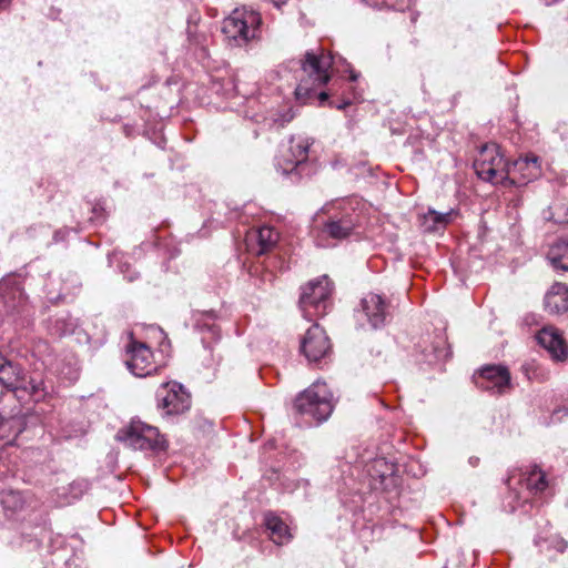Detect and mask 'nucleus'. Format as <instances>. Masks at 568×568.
<instances>
[{
	"label": "nucleus",
	"mask_w": 568,
	"mask_h": 568,
	"mask_svg": "<svg viewBox=\"0 0 568 568\" xmlns=\"http://www.w3.org/2000/svg\"><path fill=\"white\" fill-rule=\"evenodd\" d=\"M332 64L333 58L321 48L305 53L301 67L303 75L295 89L298 101L305 103L318 88L328 82Z\"/></svg>",
	"instance_id": "f257e3e1"
},
{
	"label": "nucleus",
	"mask_w": 568,
	"mask_h": 568,
	"mask_svg": "<svg viewBox=\"0 0 568 568\" xmlns=\"http://www.w3.org/2000/svg\"><path fill=\"white\" fill-rule=\"evenodd\" d=\"M262 17L255 10L235 9L223 20L222 32L236 45H245L260 38Z\"/></svg>",
	"instance_id": "f03ea898"
},
{
	"label": "nucleus",
	"mask_w": 568,
	"mask_h": 568,
	"mask_svg": "<svg viewBox=\"0 0 568 568\" xmlns=\"http://www.w3.org/2000/svg\"><path fill=\"white\" fill-rule=\"evenodd\" d=\"M294 408L301 415L324 422L333 412V395L325 383L315 382L295 398Z\"/></svg>",
	"instance_id": "7ed1b4c3"
},
{
	"label": "nucleus",
	"mask_w": 568,
	"mask_h": 568,
	"mask_svg": "<svg viewBox=\"0 0 568 568\" xmlns=\"http://www.w3.org/2000/svg\"><path fill=\"white\" fill-rule=\"evenodd\" d=\"M116 437L133 449L163 450L166 448V440L159 429L141 420H132L128 427L118 433Z\"/></svg>",
	"instance_id": "20e7f679"
},
{
	"label": "nucleus",
	"mask_w": 568,
	"mask_h": 568,
	"mask_svg": "<svg viewBox=\"0 0 568 568\" xmlns=\"http://www.w3.org/2000/svg\"><path fill=\"white\" fill-rule=\"evenodd\" d=\"M300 296V307L307 320L326 313L327 300L332 293V283L326 275L308 282L303 286Z\"/></svg>",
	"instance_id": "39448f33"
},
{
	"label": "nucleus",
	"mask_w": 568,
	"mask_h": 568,
	"mask_svg": "<svg viewBox=\"0 0 568 568\" xmlns=\"http://www.w3.org/2000/svg\"><path fill=\"white\" fill-rule=\"evenodd\" d=\"M508 163L496 144H485L480 148L474 161V170L478 178L494 184L505 185L504 175Z\"/></svg>",
	"instance_id": "423d86ee"
},
{
	"label": "nucleus",
	"mask_w": 568,
	"mask_h": 568,
	"mask_svg": "<svg viewBox=\"0 0 568 568\" xmlns=\"http://www.w3.org/2000/svg\"><path fill=\"white\" fill-rule=\"evenodd\" d=\"M158 408L165 415H180L191 407V395L178 382L163 383L156 390Z\"/></svg>",
	"instance_id": "0eeeda50"
},
{
	"label": "nucleus",
	"mask_w": 568,
	"mask_h": 568,
	"mask_svg": "<svg viewBox=\"0 0 568 568\" xmlns=\"http://www.w3.org/2000/svg\"><path fill=\"white\" fill-rule=\"evenodd\" d=\"M313 141L305 136H293L290 140L287 153L277 161V166L283 174H296L302 176L308 158V151Z\"/></svg>",
	"instance_id": "6e6552de"
},
{
	"label": "nucleus",
	"mask_w": 568,
	"mask_h": 568,
	"mask_svg": "<svg viewBox=\"0 0 568 568\" xmlns=\"http://www.w3.org/2000/svg\"><path fill=\"white\" fill-rule=\"evenodd\" d=\"M125 365L136 377H145L156 372L158 367L151 348L142 342L131 339L126 345Z\"/></svg>",
	"instance_id": "1a4fd4ad"
},
{
	"label": "nucleus",
	"mask_w": 568,
	"mask_h": 568,
	"mask_svg": "<svg viewBox=\"0 0 568 568\" xmlns=\"http://www.w3.org/2000/svg\"><path fill=\"white\" fill-rule=\"evenodd\" d=\"M477 387L494 395H501L510 390V374L505 366L487 365L475 377Z\"/></svg>",
	"instance_id": "9d476101"
},
{
	"label": "nucleus",
	"mask_w": 568,
	"mask_h": 568,
	"mask_svg": "<svg viewBox=\"0 0 568 568\" xmlns=\"http://www.w3.org/2000/svg\"><path fill=\"white\" fill-rule=\"evenodd\" d=\"M215 314L210 312H196L194 314V327L209 336H203V364L206 367H213L219 364L220 359H215L213 355V348L211 346L212 341H217L220 338V332L216 327L215 323Z\"/></svg>",
	"instance_id": "9b49d317"
},
{
	"label": "nucleus",
	"mask_w": 568,
	"mask_h": 568,
	"mask_svg": "<svg viewBox=\"0 0 568 568\" xmlns=\"http://www.w3.org/2000/svg\"><path fill=\"white\" fill-rule=\"evenodd\" d=\"M541 169L537 156L518 159L508 163L504 175L505 185L523 186L540 175Z\"/></svg>",
	"instance_id": "f8f14e48"
},
{
	"label": "nucleus",
	"mask_w": 568,
	"mask_h": 568,
	"mask_svg": "<svg viewBox=\"0 0 568 568\" xmlns=\"http://www.w3.org/2000/svg\"><path fill=\"white\" fill-rule=\"evenodd\" d=\"M331 349L325 331L317 324L312 325L301 343V351L310 362H317Z\"/></svg>",
	"instance_id": "ddd939ff"
},
{
	"label": "nucleus",
	"mask_w": 568,
	"mask_h": 568,
	"mask_svg": "<svg viewBox=\"0 0 568 568\" xmlns=\"http://www.w3.org/2000/svg\"><path fill=\"white\" fill-rule=\"evenodd\" d=\"M536 339L548 352L552 361L565 362L568 359V344L555 326L548 325L539 329Z\"/></svg>",
	"instance_id": "4468645a"
},
{
	"label": "nucleus",
	"mask_w": 568,
	"mask_h": 568,
	"mask_svg": "<svg viewBox=\"0 0 568 568\" xmlns=\"http://www.w3.org/2000/svg\"><path fill=\"white\" fill-rule=\"evenodd\" d=\"M362 313L373 328L382 327L389 315L385 300L375 293H368L361 302Z\"/></svg>",
	"instance_id": "2eb2a0df"
},
{
	"label": "nucleus",
	"mask_w": 568,
	"mask_h": 568,
	"mask_svg": "<svg viewBox=\"0 0 568 568\" xmlns=\"http://www.w3.org/2000/svg\"><path fill=\"white\" fill-rule=\"evenodd\" d=\"M355 224L356 221L353 214L334 215L324 223L321 235L323 237L341 241L351 235L355 229Z\"/></svg>",
	"instance_id": "dca6fc26"
},
{
	"label": "nucleus",
	"mask_w": 568,
	"mask_h": 568,
	"mask_svg": "<svg viewBox=\"0 0 568 568\" xmlns=\"http://www.w3.org/2000/svg\"><path fill=\"white\" fill-rule=\"evenodd\" d=\"M544 305L545 310L551 315L568 312V286L564 283L552 284L545 295Z\"/></svg>",
	"instance_id": "f3484780"
},
{
	"label": "nucleus",
	"mask_w": 568,
	"mask_h": 568,
	"mask_svg": "<svg viewBox=\"0 0 568 568\" xmlns=\"http://www.w3.org/2000/svg\"><path fill=\"white\" fill-rule=\"evenodd\" d=\"M22 377V368L0 355V385L8 389H18Z\"/></svg>",
	"instance_id": "a211bd4d"
},
{
	"label": "nucleus",
	"mask_w": 568,
	"mask_h": 568,
	"mask_svg": "<svg viewBox=\"0 0 568 568\" xmlns=\"http://www.w3.org/2000/svg\"><path fill=\"white\" fill-rule=\"evenodd\" d=\"M265 526L270 531L272 540L277 545H283L292 539V535L287 525L277 516L272 513L265 514Z\"/></svg>",
	"instance_id": "6ab92c4d"
},
{
	"label": "nucleus",
	"mask_w": 568,
	"mask_h": 568,
	"mask_svg": "<svg viewBox=\"0 0 568 568\" xmlns=\"http://www.w3.org/2000/svg\"><path fill=\"white\" fill-rule=\"evenodd\" d=\"M280 234L271 226H262L251 234V241L257 244L256 254L262 255L270 252L278 242Z\"/></svg>",
	"instance_id": "aec40b11"
},
{
	"label": "nucleus",
	"mask_w": 568,
	"mask_h": 568,
	"mask_svg": "<svg viewBox=\"0 0 568 568\" xmlns=\"http://www.w3.org/2000/svg\"><path fill=\"white\" fill-rule=\"evenodd\" d=\"M454 214V210L440 213L429 209L427 213L423 215V226L427 232L438 231L452 222Z\"/></svg>",
	"instance_id": "412c9836"
},
{
	"label": "nucleus",
	"mask_w": 568,
	"mask_h": 568,
	"mask_svg": "<svg viewBox=\"0 0 568 568\" xmlns=\"http://www.w3.org/2000/svg\"><path fill=\"white\" fill-rule=\"evenodd\" d=\"M547 257L550 264L557 268L568 271V240H560L548 251Z\"/></svg>",
	"instance_id": "4be33fe9"
},
{
	"label": "nucleus",
	"mask_w": 568,
	"mask_h": 568,
	"mask_svg": "<svg viewBox=\"0 0 568 568\" xmlns=\"http://www.w3.org/2000/svg\"><path fill=\"white\" fill-rule=\"evenodd\" d=\"M79 327L78 320L72 317L71 315H61L58 316L52 326L51 332L58 336H65L74 334L77 328Z\"/></svg>",
	"instance_id": "5701e85b"
},
{
	"label": "nucleus",
	"mask_w": 568,
	"mask_h": 568,
	"mask_svg": "<svg viewBox=\"0 0 568 568\" xmlns=\"http://www.w3.org/2000/svg\"><path fill=\"white\" fill-rule=\"evenodd\" d=\"M0 504L4 509L17 511L23 508L24 499L20 491L17 490H2L0 493Z\"/></svg>",
	"instance_id": "b1692460"
},
{
	"label": "nucleus",
	"mask_w": 568,
	"mask_h": 568,
	"mask_svg": "<svg viewBox=\"0 0 568 568\" xmlns=\"http://www.w3.org/2000/svg\"><path fill=\"white\" fill-rule=\"evenodd\" d=\"M18 389H23L28 392L31 396L34 397L36 400H39L44 396V385L41 379H36L31 377L27 381L22 376Z\"/></svg>",
	"instance_id": "393cba45"
},
{
	"label": "nucleus",
	"mask_w": 568,
	"mask_h": 568,
	"mask_svg": "<svg viewBox=\"0 0 568 568\" xmlns=\"http://www.w3.org/2000/svg\"><path fill=\"white\" fill-rule=\"evenodd\" d=\"M526 481L528 489L535 493H541L548 486L546 475L537 467L529 473Z\"/></svg>",
	"instance_id": "a878e982"
},
{
	"label": "nucleus",
	"mask_w": 568,
	"mask_h": 568,
	"mask_svg": "<svg viewBox=\"0 0 568 568\" xmlns=\"http://www.w3.org/2000/svg\"><path fill=\"white\" fill-rule=\"evenodd\" d=\"M567 414H568V409L567 408H559V409L554 412V414L551 416V420L552 422H558L561 418L560 415L566 416Z\"/></svg>",
	"instance_id": "bb28decb"
},
{
	"label": "nucleus",
	"mask_w": 568,
	"mask_h": 568,
	"mask_svg": "<svg viewBox=\"0 0 568 568\" xmlns=\"http://www.w3.org/2000/svg\"><path fill=\"white\" fill-rule=\"evenodd\" d=\"M276 8H280L284 3H286L287 0H270Z\"/></svg>",
	"instance_id": "cd10ccee"
},
{
	"label": "nucleus",
	"mask_w": 568,
	"mask_h": 568,
	"mask_svg": "<svg viewBox=\"0 0 568 568\" xmlns=\"http://www.w3.org/2000/svg\"><path fill=\"white\" fill-rule=\"evenodd\" d=\"M11 0H0V10L7 8Z\"/></svg>",
	"instance_id": "c85d7f7f"
},
{
	"label": "nucleus",
	"mask_w": 568,
	"mask_h": 568,
	"mask_svg": "<svg viewBox=\"0 0 568 568\" xmlns=\"http://www.w3.org/2000/svg\"><path fill=\"white\" fill-rule=\"evenodd\" d=\"M317 97L321 101H325L328 98V94L326 92H320Z\"/></svg>",
	"instance_id": "c756f323"
},
{
	"label": "nucleus",
	"mask_w": 568,
	"mask_h": 568,
	"mask_svg": "<svg viewBox=\"0 0 568 568\" xmlns=\"http://www.w3.org/2000/svg\"><path fill=\"white\" fill-rule=\"evenodd\" d=\"M348 104H349V102L347 101V102H344L343 104H338L336 108L337 109H344Z\"/></svg>",
	"instance_id": "7c9ffc66"
},
{
	"label": "nucleus",
	"mask_w": 568,
	"mask_h": 568,
	"mask_svg": "<svg viewBox=\"0 0 568 568\" xmlns=\"http://www.w3.org/2000/svg\"><path fill=\"white\" fill-rule=\"evenodd\" d=\"M3 424V418L0 416V426Z\"/></svg>",
	"instance_id": "2f4dec72"
}]
</instances>
